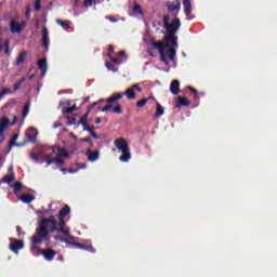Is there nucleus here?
I'll list each match as a JSON object with an SVG mask.
<instances>
[{
  "label": "nucleus",
  "mask_w": 277,
  "mask_h": 277,
  "mask_svg": "<svg viewBox=\"0 0 277 277\" xmlns=\"http://www.w3.org/2000/svg\"><path fill=\"white\" fill-rule=\"evenodd\" d=\"M167 8L169 12H175V14H179V12H181V0L169 2Z\"/></svg>",
  "instance_id": "9b49d317"
},
{
  "label": "nucleus",
  "mask_w": 277,
  "mask_h": 277,
  "mask_svg": "<svg viewBox=\"0 0 277 277\" xmlns=\"http://www.w3.org/2000/svg\"><path fill=\"white\" fill-rule=\"evenodd\" d=\"M62 233L60 232V223L52 216L50 219H43L40 222L39 227L37 228L36 235L32 236L31 241L32 246L31 248H36V246H40L47 237H49V233Z\"/></svg>",
  "instance_id": "f03ea898"
},
{
  "label": "nucleus",
  "mask_w": 277,
  "mask_h": 277,
  "mask_svg": "<svg viewBox=\"0 0 277 277\" xmlns=\"http://www.w3.org/2000/svg\"><path fill=\"white\" fill-rule=\"evenodd\" d=\"M30 157H31V159H34V161H38V156L31 155Z\"/></svg>",
  "instance_id": "603ef678"
},
{
  "label": "nucleus",
  "mask_w": 277,
  "mask_h": 277,
  "mask_svg": "<svg viewBox=\"0 0 277 277\" xmlns=\"http://www.w3.org/2000/svg\"><path fill=\"white\" fill-rule=\"evenodd\" d=\"M3 93L2 92H0V101H1V98H3Z\"/></svg>",
  "instance_id": "338daca9"
},
{
  "label": "nucleus",
  "mask_w": 277,
  "mask_h": 277,
  "mask_svg": "<svg viewBox=\"0 0 277 277\" xmlns=\"http://www.w3.org/2000/svg\"><path fill=\"white\" fill-rule=\"evenodd\" d=\"M109 21H111V23H116V18H109Z\"/></svg>",
  "instance_id": "69168bd1"
},
{
  "label": "nucleus",
  "mask_w": 277,
  "mask_h": 277,
  "mask_svg": "<svg viewBox=\"0 0 277 277\" xmlns=\"http://www.w3.org/2000/svg\"><path fill=\"white\" fill-rule=\"evenodd\" d=\"M45 261H53V259L55 258V251L54 250H45L42 252Z\"/></svg>",
  "instance_id": "f3484780"
},
{
  "label": "nucleus",
  "mask_w": 277,
  "mask_h": 277,
  "mask_svg": "<svg viewBox=\"0 0 277 277\" xmlns=\"http://www.w3.org/2000/svg\"><path fill=\"white\" fill-rule=\"evenodd\" d=\"M62 157L68 158V151L62 149L58 146L52 148V155L47 157V166L51 163H56V166H64V159Z\"/></svg>",
  "instance_id": "7ed1b4c3"
},
{
  "label": "nucleus",
  "mask_w": 277,
  "mask_h": 277,
  "mask_svg": "<svg viewBox=\"0 0 277 277\" xmlns=\"http://www.w3.org/2000/svg\"><path fill=\"white\" fill-rule=\"evenodd\" d=\"M80 142H88L90 146L94 145V143H92V140L90 137L80 138Z\"/></svg>",
  "instance_id": "ea45409f"
},
{
  "label": "nucleus",
  "mask_w": 277,
  "mask_h": 277,
  "mask_svg": "<svg viewBox=\"0 0 277 277\" xmlns=\"http://www.w3.org/2000/svg\"><path fill=\"white\" fill-rule=\"evenodd\" d=\"M36 27H40V21H37L35 24Z\"/></svg>",
  "instance_id": "0e129e2a"
},
{
  "label": "nucleus",
  "mask_w": 277,
  "mask_h": 277,
  "mask_svg": "<svg viewBox=\"0 0 277 277\" xmlns=\"http://www.w3.org/2000/svg\"><path fill=\"white\" fill-rule=\"evenodd\" d=\"M164 110H163V106H161V104L159 102L156 103V116L157 118L163 116Z\"/></svg>",
  "instance_id": "5701e85b"
},
{
  "label": "nucleus",
  "mask_w": 277,
  "mask_h": 277,
  "mask_svg": "<svg viewBox=\"0 0 277 277\" xmlns=\"http://www.w3.org/2000/svg\"><path fill=\"white\" fill-rule=\"evenodd\" d=\"M60 105H70V101H67V102H61Z\"/></svg>",
  "instance_id": "09e8293b"
},
{
  "label": "nucleus",
  "mask_w": 277,
  "mask_h": 277,
  "mask_svg": "<svg viewBox=\"0 0 277 277\" xmlns=\"http://www.w3.org/2000/svg\"><path fill=\"white\" fill-rule=\"evenodd\" d=\"M16 179L14 173H11L10 175H5L2 180V182L6 183L8 185H12V182Z\"/></svg>",
  "instance_id": "b1692460"
},
{
  "label": "nucleus",
  "mask_w": 277,
  "mask_h": 277,
  "mask_svg": "<svg viewBox=\"0 0 277 277\" xmlns=\"http://www.w3.org/2000/svg\"><path fill=\"white\" fill-rule=\"evenodd\" d=\"M135 90H137V92H142V89L137 84H133L132 87L126 90L123 96H127V98L130 100L135 98Z\"/></svg>",
  "instance_id": "9d476101"
},
{
  "label": "nucleus",
  "mask_w": 277,
  "mask_h": 277,
  "mask_svg": "<svg viewBox=\"0 0 277 277\" xmlns=\"http://www.w3.org/2000/svg\"><path fill=\"white\" fill-rule=\"evenodd\" d=\"M75 110H77V107L74 105V106H71V107H66V106H63L62 107V111L64 113V114H71V111H75Z\"/></svg>",
  "instance_id": "bb28decb"
},
{
  "label": "nucleus",
  "mask_w": 277,
  "mask_h": 277,
  "mask_svg": "<svg viewBox=\"0 0 277 277\" xmlns=\"http://www.w3.org/2000/svg\"><path fill=\"white\" fill-rule=\"evenodd\" d=\"M92 137H94V140H98V134H96V132H92Z\"/></svg>",
  "instance_id": "a18cd8bd"
},
{
  "label": "nucleus",
  "mask_w": 277,
  "mask_h": 277,
  "mask_svg": "<svg viewBox=\"0 0 277 277\" xmlns=\"http://www.w3.org/2000/svg\"><path fill=\"white\" fill-rule=\"evenodd\" d=\"M11 140H13V142H16V140H18V134H14Z\"/></svg>",
  "instance_id": "49530a36"
},
{
  "label": "nucleus",
  "mask_w": 277,
  "mask_h": 277,
  "mask_svg": "<svg viewBox=\"0 0 277 277\" xmlns=\"http://www.w3.org/2000/svg\"><path fill=\"white\" fill-rule=\"evenodd\" d=\"M25 60H27V52H21L15 62V66H21V64L25 63Z\"/></svg>",
  "instance_id": "412c9836"
},
{
  "label": "nucleus",
  "mask_w": 277,
  "mask_h": 277,
  "mask_svg": "<svg viewBox=\"0 0 277 277\" xmlns=\"http://www.w3.org/2000/svg\"><path fill=\"white\" fill-rule=\"evenodd\" d=\"M25 16H26V18H31V6H29V5L26 6Z\"/></svg>",
  "instance_id": "f704fd0d"
},
{
  "label": "nucleus",
  "mask_w": 277,
  "mask_h": 277,
  "mask_svg": "<svg viewBox=\"0 0 277 277\" xmlns=\"http://www.w3.org/2000/svg\"><path fill=\"white\" fill-rule=\"evenodd\" d=\"M3 133L5 132L0 130V145L3 144V142H5V135Z\"/></svg>",
  "instance_id": "a19ab883"
},
{
  "label": "nucleus",
  "mask_w": 277,
  "mask_h": 277,
  "mask_svg": "<svg viewBox=\"0 0 277 277\" xmlns=\"http://www.w3.org/2000/svg\"><path fill=\"white\" fill-rule=\"evenodd\" d=\"M25 78H23L22 80H19L17 83L14 84L13 90L14 92H16V90H18V88H21V84L24 83Z\"/></svg>",
  "instance_id": "72a5a7b5"
},
{
  "label": "nucleus",
  "mask_w": 277,
  "mask_h": 277,
  "mask_svg": "<svg viewBox=\"0 0 277 277\" xmlns=\"http://www.w3.org/2000/svg\"><path fill=\"white\" fill-rule=\"evenodd\" d=\"M19 200L25 205H29V202H34L36 198L34 197V195H23L22 197H19Z\"/></svg>",
  "instance_id": "aec40b11"
},
{
  "label": "nucleus",
  "mask_w": 277,
  "mask_h": 277,
  "mask_svg": "<svg viewBox=\"0 0 277 277\" xmlns=\"http://www.w3.org/2000/svg\"><path fill=\"white\" fill-rule=\"evenodd\" d=\"M41 36H42V45L44 47L45 51H49V29L43 28L41 30Z\"/></svg>",
  "instance_id": "f8f14e48"
},
{
  "label": "nucleus",
  "mask_w": 277,
  "mask_h": 277,
  "mask_svg": "<svg viewBox=\"0 0 277 277\" xmlns=\"http://www.w3.org/2000/svg\"><path fill=\"white\" fill-rule=\"evenodd\" d=\"M84 131H88V133H90L91 135L92 133H94V129L89 128V126L84 128Z\"/></svg>",
  "instance_id": "37998d69"
},
{
  "label": "nucleus",
  "mask_w": 277,
  "mask_h": 277,
  "mask_svg": "<svg viewBox=\"0 0 277 277\" xmlns=\"http://www.w3.org/2000/svg\"><path fill=\"white\" fill-rule=\"evenodd\" d=\"M23 248H25L23 240L11 239L10 250H12V252L18 254V250H23Z\"/></svg>",
  "instance_id": "6e6552de"
},
{
  "label": "nucleus",
  "mask_w": 277,
  "mask_h": 277,
  "mask_svg": "<svg viewBox=\"0 0 277 277\" xmlns=\"http://www.w3.org/2000/svg\"><path fill=\"white\" fill-rule=\"evenodd\" d=\"M164 28L168 35L164 36L162 44H164V53L169 55V60L174 61L176 57V49H179V43L176 42V31L181 28V19L174 18L170 22V16L166 15L163 17Z\"/></svg>",
  "instance_id": "f257e3e1"
},
{
  "label": "nucleus",
  "mask_w": 277,
  "mask_h": 277,
  "mask_svg": "<svg viewBox=\"0 0 277 277\" xmlns=\"http://www.w3.org/2000/svg\"><path fill=\"white\" fill-rule=\"evenodd\" d=\"M71 140H77V135H75V133H69L68 135Z\"/></svg>",
  "instance_id": "c03bdc74"
},
{
  "label": "nucleus",
  "mask_w": 277,
  "mask_h": 277,
  "mask_svg": "<svg viewBox=\"0 0 277 277\" xmlns=\"http://www.w3.org/2000/svg\"><path fill=\"white\" fill-rule=\"evenodd\" d=\"M1 93L5 96V94H12V90L11 89H3L1 91Z\"/></svg>",
  "instance_id": "79ce46f5"
},
{
  "label": "nucleus",
  "mask_w": 277,
  "mask_h": 277,
  "mask_svg": "<svg viewBox=\"0 0 277 277\" xmlns=\"http://www.w3.org/2000/svg\"><path fill=\"white\" fill-rule=\"evenodd\" d=\"M13 146H21V145L16 144V141L11 140V142H10V144H9V149H8V151H6V155H10V153H11Z\"/></svg>",
  "instance_id": "c85d7f7f"
},
{
  "label": "nucleus",
  "mask_w": 277,
  "mask_h": 277,
  "mask_svg": "<svg viewBox=\"0 0 277 277\" xmlns=\"http://www.w3.org/2000/svg\"><path fill=\"white\" fill-rule=\"evenodd\" d=\"M78 124H81L84 131L85 127H88V113L80 119Z\"/></svg>",
  "instance_id": "393cba45"
},
{
  "label": "nucleus",
  "mask_w": 277,
  "mask_h": 277,
  "mask_svg": "<svg viewBox=\"0 0 277 277\" xmlns=\"http://www.w3.org/2000/svg\"><path fill=\"white\" fill-rule=\"evenodd\" d=\"M179 106H186L189 105V101L186 97H177Z\"/></svg>",
  "instance_id": "a878e982"
},
{
  "label": "nucleus",
  "mask_w": 277,
  "mask_h": 277,
  "mask_svg": "<svg viewBox=\"0 0 277 277\" xmlns=\"http://www.w3.org/2000/svg\"><path fill=\"white\" fill-rule=\"evenodd\" d=\"M27 27L26 21H21V15L15 14L10 22L11 34H21Z\"/></svg>",
  "instance_id": "39448f33"
},
{
  "label": "nucleus",
  "mask_w": 277,
  "mask_h": 277,
  "mask_svg": "<svg viewBox=\"0 0 277 277\" xmlns=\"http://www.w3.org/2000/svg\"><path fill=\"white\" fill-rule=\"evenodd\" d=\"M148 103V98H143L136 103V107H144Z\"/></svg>",
  "instance_id": "c756f323"
},
{
  "label": "nucleus",
  "mask_w": 277,
  "mask_h": 277,
  "mask_svg": "<svg viewBox=\"0 0 277 277\" xmlns=\"http://www.w3.org/2000/svg\"><path fill=\"white\" fill-rule=\"evenodd\" d=\"M56 24H58L61 27H66V28L70 27V23L62 19H56Z\"/></svg>",
  "instance_id": "cd10ccee"
},
{
  "label": "nucleus",
  "mask_w": 277,
  "mask_h": 277,
  "mask_svg": "<svg viewBox=\"0 0 277 277\" xmlns=\"http://www.w3.org/2000/svg\"><path fill=\"white\" fill-rule=\"evenodd\" d=\"M40 8H42V3L40 0L35 1V10L36 12H40Z\"/></svg>",
  "instance_id": "2f4dec72"
},
{
  "label": "nucleus",
  "mask_w": 277,
  "mask_h": 277,
  "mask_svg": "<svg viewBox=\"0 0 277 277\" xmlns=\"http://www.w3.org/2000/svg\"><path fill=\"white\" fill-rule=\"evenodd\" d=\"M122 98V94H115L111 97L106 100V103H108L106 106H104L101 111H109L111 107H114L113 103L116 101H120Z\"/></svg>",
  "instance_id": "1a4fd4ad"
},
{
  "label": "nucleus",
  "mask_w": 277,
  "mask_h": 277,
  "mask_svg": "<svg viewBox=\"0 0 277 277\" xmlns=\"http://www.w3.org/2000/svg\"><path fill=\"white\" fill-rule=\"evenodd\" d=\"M151 47H154V49H157V51L160 54V62H162L166 66H168L169 62L166 58V44H163L161 41H151Z\"/></svg>",
  "instance_id": "0eeeda50"
},
{
  "label": "nucleus",
  "mask_w": 277,
  "mask_h": 277,
  "mask_svg": "<svg viewBox=\"0 0 277 277\" xmlns=\"http://www.w3.org/2000/svg\"><path fill=\"white\" fill-rule=\"evenodd\" d=\"M114 114H122V106L117 105L114 109H113Z\"/></svg>",
  "instance_id": "58836bf2"
},
{
  "label": "nucleus",
  "mask_w": 277,
  "mask_h": 277,
  "mask_svg": "<svg viewBox=\"0 0 277 277\" xmlns=\"http://www.w3.org/2000/svg\"><path fill=\"white\" fill-rule=\"evenodd\" d=\"M67 124H68L69 127H72V124H75V119L70 120Z\"/></svg>",
  "instance_id": "3c124183"
},
{
  "label": "nucleus",
  "mask_w": 277,
  "mask_h": 277,
  "mask_svg": "<svg viewBox=\"0 0 277 277\" xmlns=\"http://www.w3.org/2000/svg\"><path fill=\"white\" fill-rule=\"evenodd\" d=\"M76 247H77V248H80V250H91V249H92L91 246L85 247V246H83L82 243H76Z\"/></svg>",
  "instance_id": "4c0bfd02"
},
{
  "label": "nucleus",
  "mask_w": 277,
  "mask_h": 277,
  "mask_svg": "<svg viewBox=\"0 0 277 277\" xmlns=\"http://www.w3.org/2000/svg\"><path fill=\"white\" fill-rule=\"evenodd\" d=\"M4 55H6L8 57H10V49H5V50H4Z\"/></svg>",
  "instance_id": "de8ad7c7"
},
{
  "label": "nucleus",
  "mask_w": 277,
  "mask_h": 277,
  "mask_svg": "<svg viewBox=\"0 0 277 277\" xmlns=\"http://www.w3.org/2000/svg\"><path fill=\"white\" fill-rule=\"evenodd\" d=\"M100 102H95L93 103V105L90 107V109H94V107H96V105H98Z\"/></svg>",
  "instance_id": "5fc2aeb1"
},
{
  "label": "nucleus",
  "mask_w": 277,
  "mask_h": 277,
  "mask_svg": "<svg viewBox=\"0 0 277 277\" xmlns=\"http://www.w3.org/2000/svg\"><path fill=\"white\" fill-rule=\"evenodd\" d=\"M57 127H62L60 123H54L53 129H57Z\"/></svg>",
  "instance_id": "13d9d810"
},
{
  "label": "nucleus",
  "mask_w": 277,
  "mask_h": 277,
  "mask_svg": "<svg viewBox=\"0 0 277 277\" xmlns=\"http://www.w3.org/2000/svg\"><path fill=\"white\" fill-rule=\"evenodd\" d=\"M38 68H40V70H43V77L47 75V58H41L38 61L37 63Z\"/></svg>",
  "instance_id": "dca6fc26"
},
{
  "label": "nucleus",
  "mask_w": 277,
  "mask_h": 277,
  "mask_svg": "<svg viewBox=\"0 0 277 277\" xmlns=\"http://www.w3.org/2000/svg\"><path fill=\"white\" fill-rule=\"evenodd\" d=\"M115 146L118 148V150L122 154L119 157V160L122 163H127L131 160V150L129 148V143L124 138H117L115 140Z\"/></svg>",
  "instance_id": "20e7f679"
},
{
  "label": "nucleus",
  "mask_w": 277,
  "mask_h": 277,
  "mask_svg": "<svg viewBox=\"0 0 277 277\" xmlns=\"http://www.w3.org/2000/svg\"><path fill=\"white\" fill-rule=\"evenodd\" d=\"M111 62H113L114 64H118V60H116V58H111Z\"/></svg>",
  "instance_id": "e2e57ef3"
},
{
  "label": "nucleus",
  "mask_w": 277,
  "mask_h": 277,
  "mask_svg": "<svg viewBox=\"0 0 277 277\" xmlns=\"http://www.w3.org/2000/svg\"><path fill=\"white\" fill-rule=\"evenodd\" d=\"M68 172H69V174H72L75 171H72V170H69Z\"/></svg>",
  "instance_id": "774afa93"
},
{
  "label": "nucleus",
  "mask_w": 277,
  "mask_h": 277,
  "mask_svg": "<svg viewBox=\"0 0 277 277\" xmlns=\"http://www.w3.org/2000/svg\"><path fill=\"white\" fill-rule=\"evenodd\" d=\"M106 68H108V70H111L113 72H118V68L114 67L111 64L106 63Z\"/></svg>",
  "instance_id": "e433bc0d"
},
{
  "label": "nucleus",
  "mask_w": 277,
  "mask_h": 277,
  "mask_svg": "<svg viewBox=\"0 0 277 277\" xmlns=\"http://www.w3.org/2000/svg\"><path fill=\"white\" fill-rule=\"evenodd\" d=\"M68 213H70V208L68 206L64 207L58 213V230L62 232V234L65 235V237H68V235H70V230L68 229V227H66V222L64 221V217H66Z\"/></svg>",
  "instance_id": "423d86ee"
},
{
  "label": "nucleus",
  "mask_w": 277,
  "mask_h": 277,
  "mask_svg": "<svg viewBox=\"0 0 277 277\" xmlns=\"http://www.w3.org/2000/svg\"><path fill=\"white\" fill-rule=\"evenodd\" d=\"M17 235H21V227H16Z\"/></svg>",
  "instance_id": "052dcab7"
},
{
  "label": "nucleus",
  "mask_w": 277,
  "mask_h": 277,
  "mask_svg": "<svg viewBox=\"0 0 277 277\" xmlns=\"http://www.w3.org/2000/svg\"><path fill=\"white\" fill-rule=\"evenodd\" d=\"M95 124H101V118H97V119L95 120Z\"/></svg>",
  "instance_id": "bf43d9fd"
},
{
  "label": "nucleus",
  "mask_w": 277,
  "mask_h": 277,
  "mask_svg": "<svg viewBox=\"0 0 277 277\" xmlns=\"http://www.w3.org/2000/svg\"><path fill=\"white\" fill-rule=\"evenodd\" d=\"M29 107H30L29 104H25L24 111H23V118H25L26 116L29 115Z\"/></svg>",
  "instance_id": "7c9ffc66"
},
{
  "label": "nucleus",
  "mask_w": 277,
  "mask_h": 277,
  "mask_svg": "<svg viewBox=\"0 0 277 277\" xmlns=\"http://www.w3.org/2000/svg\"><path fill=\"white\" fill-rule=\"evenodd\" d=\"M4 47H5V49H10V41L6 40V41L4 42Z\"/></svg>",
  "instance_id": "8fccbe9b"
},
{
  "label": "nucleus",
  "mask_w": 277,
  "mask_h": 277,
  "mask_svg": "<svg viewBox=\"0 0 277 277\" xmlns=\"http://www.w3.org/2000/svg\"><path fill=\"white\" fill-rule=\"evenodd\" d=\"M133 10L136 14H142V6L140 4L135 3Z\"/></svg>",
  "instance_id": "473e14b6"
},
{
  "label": "nucleus",
  "mask_w": 277,
  "mask_h": 277,
  "mask_svg": "<svg viewBox=\"0 0 277 277\" xmlns=\"http://www.w3.org/2000/svg\"><path fill=\"white\" fill-rule=\"evenodd\" d=\"M183 5L186 16H189L192 14V0H183Z\"/></svg>",
  "instance_id": "a211bd4d"
},
{
  "label": "nucleus",
  "mask_w": 277,
  "mask_h": 277,
  "mask_svg": "<svg viewBox=\"0 0 277 277\" xmlns=\"http://www.w3.org/2000/svg\"><path fill=\"white\" fill-rule=\"evenodd\" d=\"M26 135L28 137V142H36V137H38V129L34 127L28 128Z\"/></svg>",
  "instance_id": "ddd939ff"
},
{
  "label": "nucleus",
  "mask_w": 277,
  "mask_h": 277,
  "mask_svg": "<svg viewBox=\"0 0 277 277\" xmlns=\"http://www.w3.org/2000/svg\"><path fill=\"white\" fill-rule=\"evenodd\" d=\"M94 0H84V5L85 8H92V5H94Z\"/></svg>",
  "instance_id": "c9c22d12"
},
{
  "label": "nucleus",
  "mask_w": 277,
  "mask_h": 277,
  "mask_svg": "<svg viewBox=\"0 0 277 277\" xmlns=\"http://www.w3.org/2000/svg\"><path fill=\"white\" fill-rule=\"evenodd\" d=\"M9 172H11V174H14V167H9Z\"/></svg>",
  "instance_id": "864d4df0"
},
{
  "label": "nucleus",
  "mask_w": 277,
  "mask_h": 277,
  "mask_svg": "<svg viewBox=\"0 0 277 277\" xmlns=\"http://www.w3.org/2000/svg\"><path fill=\"white\" fill-rule=\"evenodd\" d=\"M10 187L13 188V192L16 196L21 193V189H23V184L21 182H15L13 185H10Z\"/></svg>",
  "instance_id": "4be33fe9"
},
{
  "label": "nucleus",
  "mask_w": 277,
  "mask_h": 277,
  "mask_svg": "<svg viewBox=\"0 0 277 277\" xmlns=\"http://www.w3.org/2000/svg\"><path fill=\"white\" fill-rule=\"evenodd\" d=\"M181 91V83L179 80H173L170 85L171 94H177Z\"/></svg>",
  "instance_id": "4468645a"
},
{
  "label": "nucleus",
  "mask_w": 277,
  "mask_h": 277,
  "mask_svg": "<svg viewBox=\"0 0 277 277\" xmlns=\"http://www.w3.org/2000/svg\"><path fill=\"white\" fill-rule=\"evenodd\" d=\"M119 55H120V57H124V55H126L124 51H120Z\"/></svg>",
  "instance_id": "6e6d98bb"
},
{
  "label": "nucleus",
  "mask_w": 277,
  "mask_h": 277,
  "mask_svg": "<svg viewBox=\"0 0 277 277\" xmlns=\"http://www.w3.org/2000/svg\"><path fill=\"white\" fill-rule=\"evenodd\" d=\"M188 89L192 91V92H194V94H196V89H194V88H192V87H188Z\"/></svg>",
  "instance_id": "4d7b16f0"
},
{
  "label": "nucleus",
  "mask_w": 277,
  "mask_h": 277,
  "mask_svg": "<svg viewBox=\"0 0 277 277\" xmlns=\"http://www.w3.org/2000/svg\"><path fill=\"white\" fill-rule=\"evenodd\" d=\"M108 51H110V53H113L114 47H113V45H109Z\"/></svg>",
  "instance_id": "680f3d73"
},
{
  "label": "nucleus",
  "mask_w": 277,
  "mask_h": 277,
  "mask_svg": "<svg viewBox=\"0 0 277 277\" xmlns=\"http://www.w3.org/2000/svg\"><path fill=\"white\" fill-rule=\"evenodd\" d=\"M6 127H10V119L4 116L0 118V131L5 132Z\"/></svg>",
  "instance_id": "2eb2a0df"
},
{
  "label": "nucleus",
  "mask_w": 277,
  "mask_h": 277,
  "mask_svg": "<svg viewBox=\"0 0 277 277\" xmlns=\"http://www.w3.org/2000/svg\"><path fill=\"white\" fill-rule=\"evenodd\" d=\"M87 157L89 159V161H96L100 157L98 151H92V150H88L87 151Z\"/></svg>",
  "instance_id": "6ab92c4d"
}]
</instances>
